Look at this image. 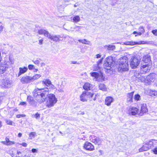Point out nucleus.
Returning <instances> with one entry per match:
<instances>
[{
  "instance_id": "f257e3e1",
  "label": "nucleus",
  "mask_w": 157,
  "mask_h": 157,
  "mask_svg": "<svg viewBox=\"0 0 157 157\" xmlns=\"http://www.w3.org/2000/svg\"><path fill=\"white\" fill-rule=\"evenodd\" d=\"M48 88L36 89L33 91V96L38 102L41 103L44 102L48 94Z\"/></svg>"
},
{
  "instance_id": "f03ea898",
  "label": "nucleus",
  "mask_w": 157,
  "mask_h": 157,
  "mask_svg": "<svg viewBox=\"0 0 157 157\" xmlns=\"http://www.w3.org/2000/svg\"><path fill=\"white\" fill-rule=\"evenodd\" d=\"M128 61L126 57L120 58L118 67V71L122 72L128 70Z\"/></svg>"
},
{
  "instance_id": "7ed1b4c3",
  "label": "nucleus",
  "mask_w": 157,
  "mask_h": 157,
  "mask_svg": "<svg viewBox=\"0 0 157 157\" xmlns=\"http://www.w3.org/2000/svg\"><path fill=\"white\" fill-rule=\"evenodd\" d=\"M94 96V94L88 91H84L80 96V100L83 102L86 101L89 98L90 101L92 100V98Z\"/></svg>"
},
{
  "instance_id": "20e7f679",
  "label": "nucleus",
  "mask_w": 157,
  "mask_h": 157,
  "mask_svg": "<svg viewBox=\"0 0 157 157\" xmlns=\"http://www.w3.org/2000/svg\"><path fill=\"white\" fill-rule=\"evenodd\" d=\"M48 99L46 102V106L48 108H51L54 106L57 101V99L55 95L50 94L48 96Z\"/></svg>"
},
{
  "instance_id": "39448f33",
  "label": "nucleus",
  "mask_w": 157,
  "mask_h": 157,
  "mask_svg": "<svg viewBox=\"0 0 157 157\" xmlns=\"http://www.w3.org/2000/svg\"><path fill=\"white\" fill-rule=\"evenodd\" d=\"M152 140H154L157 143V140H151L149 141L146 142L145 144L143 145V147L139 149L140 152L145 151L148 150L151 148V147L153 146V142Z\"/></svg>"
},
{
  "instance_id": "423d86ee",
  "label": "nucleus",
  "mask_w": 157,
  "mask_h": 157,
  "mask_svg": "<svg viewBox=\"0 0 157 157\" xmlns=\"http://www.w3.org/2000/svg\"><path fill=\"white\" fill-rule=\"evenodd\" d=\"M114 63L112 58L111 57H108L106 58L103 66L104 68L107 70H110L112 66Z\"/></svg>"
},
{
  "instance_id": "0eeeda50",
  "label": "nucleus",
  "mask_w": 157,
  "mask_h": 157,
  "mask_svg": "<svg viewBox=\"0 0 157 157\" xmlns=\"http://www.w3.org/2000/svg\"><path fill=\"white\" fill-rule=\"evenodd\" d=\"M140 60L137 57L133 56L131 59L130 66L132 68H135L139 65Z\"/></svg>"
},
{
  "instance_id": "6e6552de",
  "label": "nucleus",
  "mask_w": 157,
  "mask_h": 157,
  "mask_svg": "<svg viewBox=\"0 0 157 157\" xmlns=\"http://www.w3.org/2000/svg\"><path fill=\"white\" fill-rule=\"evenodd\" d=\"M139 110L137 108L134 107H130L128 111V114L131 115H138L139 116Z\"/></svg>"
},
{
  "instance_id": "1a4fd4ad",
  "label": "nucleus",
  "mask_w": 157,
  "mask_h": 157,
  "mask_svg": "<svg viewBox=\"0 0 157 157\" xmlns=\"http://www.w3.org/2000/svg\"><path fill=\"white\" fill-rule=\"evenodd\" d=\"M151 67V64L149 63L144 64L141 67V72L143 73H146L149 71Z\"/></svg>"
},
{
  "instance_id": "9d476101",
  "label": "nucleus",
  "mask_w": 157,
  "mask_h": 157,
  "mask_svg": "<svg viewBox=\"0 0 157 157\" xmlns=\"http://www.w3.org/2000/svg\"><path fill=\"white\" fill-rule=\"evenodd\" d=\"M42 82L47 86V87H46V88H48V90L51 88H52L53 89L56 88L55 86L54 85L52 84L51 81L48 79H44L43 81Z\"/></svg>"
},
{
  "instance_id": "9b49d317",
  "label": "nucleus",
  "mask_w": 157,
  "mask_h": 157,
  "mask_svg": "<svg viewBox=\"0 0 157 157\" xmlns=\"http://www.w3.org/2000/svg\"><path fill=\"white\" fill-rule=\"evenodd\" d=\"M83 147L84 149L88 151H92L94 149V145L88 142H86L84 143Z\"/></svg>"
},
{
  "instance_id": "f8f14e48",
  "label": "nucleus",
  "mask_w": 157,
  "mask_h": 157,
  "mask_svg": "<svg viewBox=\"0 0 157 157\" xmlns=\"http://www.w3.org/2000/svg\"><path fill=\"white\" fill-rule=\"evenodd\" d=\"M148 111L147 109V106L146 104L144 103L141 105V109L140 113L139 114V116H142L144 113H146Z\"/></svg>"
},
{
  "instance_id": "ddd939ff",
  "label": "nucleus",
  "mask_w": 157,
  "mask_h": 157,
  "mask_svg": "<svg viewBox=\"0 0 157 157\" xmlns=\"http://www.w3.org/2000/svg\"><path fill=\"white\" fill-rule=\"evenodd\" d=\"M20 82L23 84H27L31 82V76H25L22 77L20 79Z\"/></svg>"
},
{
  "instance_id": "4468645a",
  "label": "nucleus",
  "mask_w": 157,
  "mask_h": 157,
  "mask_svg": "<svg viewBox=\"0 0 157 157\" xmlns=\"http://www.w3.org/2000/svg\"><path fill=\"white\" fill-rule=\"evenodd\" d=\"M155 74L154 73H151L146 77V82L149 83L153 82L155 78Z\"/></svg>"
},
{
  "instance_id": "2eb2a0df",
  "label": "nucleus",
  "mask_w": 157,
  "mask_h": 157,
  "mask_svg": "<svg viewBox=\"0 0 157 157\" xmlns=\"http://www.w3.org/2000/svg\"><path fill=\"white\" fill-rule=\"evenodd\" d=\"M12 82L8 79H3L2 82V86L5 88H8L10 86Z\"/></svg>"
},
{
  "instance_id": "dca6fc26",
  "label": "nucleus",
  "mask_w": 157,
  "mask_h": 157,
  "mask_svg": "<svg viewBox=\"0 0 157 157\" xmlns=\"http://www.w3.org/2000/svg\"><path fill=\"white\" fill-rule=\"evenodd\" d=\"M27 101L30 105L32 106H36V102L34 100L33 98L30 95L28 96Z\"/></svg>"
},
{
  "instance_id": "f3484780",
  "label": "nucleus",
  "mask_w": 157,
  "mask_h": 157,
  "mask_svg": "<svg viewBox=\"0 0 157 157\" xmlns=\"http://www.w3.org/2000/svg\"><path fill=\"white\" fill-rule=\"evenodd\" d=\"M47 37L51 40L56 42L59 41V35H52L49 33Z\"/></svg>"
},
{
  "instance_id": "a211bd4d",
  "label": "nucleus",
  "mask_w": 157,
  "mask_h": 157,
  "mask_svg": "<svg viewBox=\"0 0 157 157\" xmlns=\"http://www.w3.org/2000/svg\"><path fill=\"white\" fill-rule=\"evenodd\" d=\"M91 141L93 143H94L95 144L98 145H101L102 142L101 140V139L97 137H95V136H94V137L92 138Z\"/></svg>"
},
{
  "instance_id": "6ab92c4d",
  "label": "nucleus",
  "mask_w": 157,
  "mask_h": 157,
  "mask_svg": "<svg viewBox=\"0 0 157 157\" xmlns=\"http://www.w3.org/2000/svg\"><path fill=\"white\" fill-rule=\"evenodd\" d=\"M134 92H132L128 93L127 94V102L131 103L133 102V97Z\"/></svg>"
},
{
  "instance_id": "aec40b11",
  "label": "nucleus",
  "mask_w": 157,
  "mask_h": 157,
  "mask_svg": "<svg viewBox=\"0 0 157 157\" xmlns=\"http://www.w3.org/2000/svg\"><path fill=\"white\" fill-rule=\"evenodd\" d=\"M113 101V98L111 97H107L105 99V104L107 106L110 105Z\"/></svg>"
},
{
  "instance_id": "412c9836",
  "label": "nucleus",
  "mask_w": 157,
  "mask_h": 157,
  "mask_svg": "<svg viewBox=\"0 0 157 157\" xmlns=\"http://www.w3.org/2000/svg\"><path fill=\"white\" fill-rule=\"evenodd\" d=\"M143 61L145 64L149 63V64H151L150 63L151 58L148 55L144 56L143 58Z\"/></svg>"
},
{
  "instance_id": "4be33fe9",
  "label": "nucleus",
  "mask_w": 157,
  "mask_h": 157,
  "mask_svg": "<svg viewBox=\"0 0 157 157\" xmlns=\"http://www.w3.org/2000/svg\"><path fill=\"white\" fill-rule=\"evenodd\" d=\"M19 69V71L18 74V77H19L21 75L25 73L27 71L28 69L27 67H24L23 68L20 67Z\"/></svg>"
},
{
  "instance_id": "5701e85b",
  "label": "nucleus",
  "mask_w": 157,
  "mask_h": 157,
  "mask_svg": "<svg viewBox=\"0 0 157 157\" xmlns=\"http://www.w3.org/2000/svg\"><path fill=\"white\" fill-rule=\"evenodd\" d=\"M38 33L40 35L44 34L45 36L47 37H48L49 34V33L48 31L43 29L39 30L38 31Z\"/></svg>"
},
{
  "instance_id": "b1692460",
  "label": "nucleus",
  "mask_w": 157,
  "mask_h": 157,
  "mask_svg": "<svg viewBox=\"0 0 157 157\" xmlns=\"http://www.w3.org/2000/svg\"><path fill=\"white\" fill-rule=\"evenodd\" d=\"M38 33L40 35L44 34L45 36L47 37H48L49 34V33L48 31L43 29L39 30L38 31Z\"/></svg>"
},
{
  "instance_id": "393cba45",
  "label": "nucleus",
  "mask_w": 157,
  "mask_h": 157,
  "mask_svg": "<svg viewBox=\"0 0 157 157\" xmlns=\"http://www.w3.org/2000/svg\"><path fill=\"white\" fill-rule=\"evenodd\" d=\"M91 76L94 77L96 79V81H99L98 78H99L100 74L97 72H94L90 73Z\"/></svg>"
},
{
  "instance_id": "a878e982",
  "label": "nucleus",
  "mask_w": 157,
  "mask_h": 157,
  "mask_svg": "<svg viewBox=\"0 0 157 157\" xmlns=\"http://www.w3.org/2000/svg\"><path fill=\"white\" fill-rule=\"evenodd\" d=\"M92 85L89 82H86L84 84L83 88L86 90H90L92 88Z\"/></svg>"
},
{
  "instance_id": "bb28decb",
  "label": "nucleus",
  "mask_w": 157,
  "mask_h": 157,
  "mask_svg": "<svg viewBox=\"0 0 157 157\" xmlns=\"http://www.w3.org/2000/svg\"><path fill=\"white\" fill-rule=\"evenodd\" d=\"M71 20L73 21V22L76 23L80 21V18L79 16L76 15L73 17H71Z\"/></svg>"
},
{
  "instance_id": "cd10ccee",
  "label": "nucleus",
  "mask_w": 157,
  "mask_h": 157,
  "mask_svg": "<svg viewBox=\"0 0 157 157\" xmlns=\"http://www.w3.org/2000/svg\"><path fill=\"white\" fill-rule=\"evenodd\" d=\"M41 76L40 74H36L32 77H31V82H33L35 80L37 79Z\"/></svg>"
},
{
  "instance_id": "c85d7f7f",
  "label": "nucleus",
  "mask_w": 157,
  "mask_h": 157,
  "mask_svg": "<svg viewBox=\"0 0 157 157\" xmlns=\"http://www.w3.org/2000/svg\"><path fill=\"white\" fill-rule=\"evenodd\" d=\"M99 88L100 90L103 91H106L107 90L106 86L104 84H99Z\"/></svg>"
},
{
  "instance_id": "c756f323",
  "label": "nucleus",
  "mask_w": 157,
  "mask_h": 157,
  "mask_svg": "<svg viewBox=\"0 0 157 157\" xmlns=\"http://www.w3.org/2000/svg\"><path fill=\"white\" fill-rule=\"evenodd\" d=\"M6 68V65L0 66V75L3 74L5 72Z\"/></svg>"
},
{
  "instance_id": "7c9ffc66",
  "label": "nucleus",
  "mask_w": 157,
  "mask_h": 157,
  "mask_svg": "<svg viewBox=\"0 0 157 157\" xmlns=\"http://www.w3.org/2000/svg\"><path fill=\"white\" fill-rule=\"evenodd\" d=\"M5 121L6 123L8 125H14V123L12 121H11L10 119H5Z\"/></svg>"
},
{
  "instance_id": "2f4dec72",
  "label": "nucleus",
  "mask_w": 157,
  "mask_h": 157,
  "mask_svg": "<svg viewBox=\"0 0 157 157\" xmlns=\"http://www.w3.org/2000/svg\"><path fill=\"white\" fill-rule=\"evenodd\" d=\"M140 81H141L142 82H144L145 83L146 82V77L144 76L140 75L139 77H138V78Z\"/></svg>"
},
{
  "instance_id": "473e14b6",
  "label": "nucleus",
  "mask_w": 157,
  "mask_h": 157,
  "mask_svg": "<svg viewBox=\"0 0 157 157\" xmlns=\"http://www.w3.org/2000/svg\"><path fill=\"white\" fill-rule=\"evenodd\" d=\"M98 80H99L98 81V82H102L105 80V77L101 73L100 74L99 78H98Z\"/></svg>"
},
{
  "instance_id": "72a5a7b5",
  "label": "nucleus",
  "mask_w": 157,
  "mask_h": 157,
  "mask_svg": "<svg viewBox=\"0 0 157 157\" xmlns=\"http://www.w3.org/2000/svg\"><path fill=\"white\" fill-rule=\"evenodd\" d=\"M6 140H7V145H11L15 144L14 142L10 141L8 138H6Z\"/></svg>"
},
{
  "instance_id": "f704fd0d",
  "label": "nucleus",
  "mask_w": 157,
  "mask_h": 157,
  "mask_svg": "<svg viewBox=\"0 0 157 157\" xmlns=\"http://www.w3.org/2000/svg\"><path fill=\"white\" fill-rule=\"evenodd\" d=\"M36 133L35 132H33L30 133L29 134V137L30 139H32L36 136Z\"/></svg>"
},
{
  "instance_id": "c9c22d12",
  "label": "nucleus",
  "mask_w": 157,
  "mask_h": 157,
  "mask_svg": "<svg viewBox=\"0 0 157 157\" xmlns=\"http://www.w3.org/2000/svg\"><path fill=\"white\" fill-rule=\"evenodd\" d=\"M41 60L39 58H37L36 60H34L33 61L34 63L37 65H38L39 63L41 62Z\"/></svg>"
},
{
  "instance_id": "e433bc0d",
  "label": "nucleus",
  "mask_w": 157,
  "mask_h": 157,
  "mask_svg": "<svg viewBox=\"0 0 157 157\" xmlns=\"http://www.w3.org/2000/svg\"><path fill=\"white\" fill-rule=\"evenodd\" d=\"M134 99L136 101H139L140 99V95L138 94H135L134 97Z\"/></svg>"
},
{
  "instance_id": "4c0bfd02",
  "label": "nucleus",
  "mask_w": 157,
  "mask_h": 157,
  "mask_svg": "<svg viewBox=\"0 0 157 157\" xmlns=\"http://www.w3.org/2000/svg\"><path fill=\"white\" fill-rule=\"evenodd\" d=\"M115 48V47L114 45H109L107 47V49L109 50H113Z\"/></svg>"
},
{
  "instance_id": "58836bf2",
  "label": "nucleus",
  "mask_w": 157,
  "mask_h": 157,
  "mask_svg": "<svg viewBox=\"0 0 157 157\" xmlns=\"http://www.w3.org/2000/svg\"><path fill=\"white\" fill-rule=\"evenodd\" d=\"M32 117H35L36 119H37L40 118V115L38 113H36L35 114L32 115Z\"/></svg>"
},
{
  "instance_id": "ea45409f",
  "label": "nucleus",
  "mask_w": 157,
  "mask_h": 157,
  "mask_svg": "<svg viewBox=\"0 0 157 157\" xmlns=\"http://www.w3.org/2000/svg\"><path fill=\"white\" fill-rule=\"evenodd\" d=\"M78 41L80 42H81L82 43H83V44H88L86 42H87V41L86 39H82V40L80 39V40H78Z\"/></svg>"
},
{
  "instance_id": "a19ab883",
  "label": "nucleus",
  "mask_w": 157,
  "mask_h": 157,
  "mask_svg": "<svg viewBox=\"0 0 157 157\" xmlns=\"http://www.w3.org/2000/svg\"><path fill=\"white\" fill-rule=\"evenodd\" d=\"M151 151L155 155L157 154V147H156L154 148L151 150Z\"/></svg>"
},
{
  "instance_id": "79ce46f5",
  "label": "nucleus",
  "mask_w": 157,
  "mask_h": 157,
  "mask_svg": "<svg viewBox=\"0 0 157 157\" xmlns=\"http://www.w3.org/2000/svg\"><path fill=\"white\" fill-rule=\"evenodd\" d=\"M99 66H98L97 64L95 66H94L93 67V68L94 71H97L99 70Z\"/></svg>"
},
{
  "instance_id": "37998d69",
  "label": "nucleus",
  "mask_w": 157,
  "mask_h": 157,
  "mask_svg": "<svg viewBox=\"0 0 157 157\" xmlns=\"http://www.w3.org/2000/svg\"><path fill=\"white\" fill-rule=\"evenodd\" d=\"M103 58H101L99 60H98L97 62V65L98 66H99L100 64H101L102 62V61L103 60Z\"/></svg>"
},
{
  "instance_id": "c03bdc74",
  "label": "nucleus",
  "mask_w": 157,
  "mask_h": 157,
  "mask_svg": "<svg viewBox=\"0 0 157 157\" xmlns=\"http://www.w3.org/2000/svg\"><path fill=\"white\" fill-rule=\"evenodd\" d=\"M139 30L142 33H144L145 30L144 28L142 26H140L139 28Z\"/></svg>"
},
{
  "instance_id": "a18cd8bd",
  "label": "nucleus",
  "mask_w": 157,
  "mask_h": 157,
  "mask_svg": "<svg viewBox=\"0 0 157 157\" xmlns=\"http://www.w3.org/2000/svg\"><path fill=\"white\" fill-rule=\"evenodd\" d=\"M34 68V66L33 65H29L28 66V68L30 70H33Z\"/></svg>"
},
{
  "instance_id": "49530a36",
  "label": "nucleus",
  "mask_w": 157,
  "mask_h": 157,
  "mask_svg": "<svg viewBox=\"0 0 157 157\" xmlns=\"http://www.w3.org/2000/svg\"><path fill=\"white\" fill-rule=\"evenodd\" d=\"M151 95L155 96L157 95V91H151Z\"/></svg>"
},
{
  "instance_id": "de8ad7c7",
  "label": "nucleus",
  "mask_w": 157,
  "mask_h": 157,
  "mask_svg": "<svg viewBox=\"0 0 157 157\" xmlns=\"http://www.w3.org/2000/svg\"><path fill=\"white\" fill-rule=\"evenodd\" d=\"M11 155L12 157H21V156L17 155L16 153L15 154L14 153H11Z\"/></svg>"
},
{
  "instance_id": "09e8293b",
  "label": "nucleus",
  "mask_w": 157,
  "mask_h": 157,
  "mask_svg": "<svg viewBox=\"0 0 157 157\" xmlns=\"http://www.w3.org/2000/svg\"><path fill=\"white\" fill-rule=\"evenodd\" d=\"M25 116V115L24 114H17L16 116V117L17 118H20L21 117H24Z\"/></svg>"
},
{
  "instance_id": "8fccbe9b",
  "label": "nucleus",
  "mask_w": 157,
  "mask_h": 157,
  "mask_svg": "<svg viewBox=\"0 0 157 157\" xmlns=\"http://www.w3.org/2000/svg\"><path fill=\"white\" fill-rule=\"evenodd\" d=\"M152 33L155 35L157 36V29L153 30Z\"/></svg>"
},
{
  "instance_id": "3c124183",
  "label": "nucleus",
  "mask_w": 157,
  "mask_h": 157,
  "mask_svg": "<svg viewBox=\"0 0 157 157\" xmlns=\"http://www.w3.org/2000/svg\"><path fill=\"white\" fill-rule=\"evenodd\" d=\"M31 151H32V153H37L38 152L37 150V149H35V148L32 149Z\"/></svg>"
},
{
  "instance_id": "603ef678",
  "label": "nucleus",
  "mask_w": 157,
  "mask_h": 157,
  "mask_svg": "<svg viewBox=\"0 0 157 157\" xmlns=\"http://www.w3.org/2000/svg\"><path fill=\"white\" fill-rule=\"evenodd\" d=\"M4 27L2 26L1 22H0V33L3 30Z\"/></svg>"
},
{
  "instance_id": "864d4df0",
  "label": "nucleus",
  "mask_w": 157,
  "mask_h": 157,
  "mask_svg": "<svg viewBox=\"0 0 157 157\" xmlns=\"http://www.w3.org/2000/svg\"><path fill=\"white\" fill-rule=\"evenodd\" d=\"M151 115L153 116H157V112L156 113L155 112H152L151 113Z\"/></svg>"
},
{
  "instance_id": "5fc2aeb1",
  "label": "nucleus",
  "mask_w": 157,
  "mask_h": 157,
  "mask_svg": "<svg viewBox=\"0 0 157 157\" xmlns=\"http://www.w3.org/2000/svg\"><path fill=\"white\" fill-rule=\"evenodd\" d=\"M21 145H22L24 147H26L27 146V144L25 143H23L22 144H20Z\"/></svg>"
},
{
  "instance_id": "6e6d98bb",
  "label": "nucleus",
  "mask_w": 157,
  "mask_h": 157,
  "mask_svg": "<svg viewBox=\"0 0 157 157\" xmlns=\"http://www.w3.org/2000/svg\"><path fill=\"white\" fill-rule=\"evenodd\" d=\"M137 78H138V77L140 75L138 73L136 72L134 75Z\"/></svg>"
},
{
  "instance_id": "4d7b16f0",
  "label": "nucleus",
  "mask_w": 157,
  "mask_h": 157,
  "mask_svg": "<svg viewBox=\"0 0 157 157\" xmlns=\"http://www.w3.org/2000/svg\"><path fill=\"white\" fill-rule=\"evenodd\" d=\"M1 143L3 144L7 145V140H6V141H2L1 142Z\"/></svg>"
},
{
  "instance_id": "13d9d810",
  "label": "nucleus",
  "mask_w": 157,
  "mask_h": 157,
  "mask_svg": "<svg viewBox=\"0 0 157 157\" xmlns=\"http://www.w3.org/2000/svg\"><path fill=\"white\" fill-rule=\"evenodd\" d=\"M124 44L126 45H133V44H132V43L130 42H125Z\"/></svg>"
},
{
  "instance_id": "bf43d9fd",
  "label": "nucleus",
  "mask_w": 157,
  "mask_h": 157,
  "mask_svg": "<svg viewBox=\"0 0 157 157\" xmlns=\"http://www.w3.org/2000/svg\"><path fill=\"white\" fill-rule=\"evenodd\" d=\"M96 95H94V96L92 98V100L93 99L94 101H95L96 99Z\"/></svg>"
},
{
  "instance_id": "052dcab7",
  "label": "nucleus",
  "mask_w": 157,
  "mask_h": 157,
  "mask_svg": "<svg viewBox=\"0 0 157 157\" xmlns=\"http://www.w3.org/2000/svg\"><path fill=\"white\" fill-rule=\"evenodd\" d=\"M26 102H21L20 103V105H26Z\"/></svg>"
},
{
  "instance_id": "680f3d73",
  "label": "nucleus",
  "mask_w": 157,
  "mask_h": 157,
  "mask_svg": "<svg viewBox=\"0 0 157 157\" xmlns=\"http://www.w3.org/2000/svg\"><path fill=\"white\" fill-rule=\"evenodd\" d=\"M43 40L42 39L40 40H39V44L40 45H41L42 44V43Z\"/></svg>"
},
{
  "instance_id": "e2e57ef3",
  "label": "nucleus",
  "mask_w": 157,
  "mask_h": 157,
  "mask_svg": "<svg viewBox=\"0 0 157 157\" xmlns=\"http://www.w3.org/2000/svg\"><path fill=\"white\" fill-rule=\"evenodd\" d=\"M81 26H76L75 28V29H76L77 30V29H78V30L79 29H80L81 28Z\"/></svg>"
},
{
  "instance_id": "0e129e2a",
  "label": "nucleus",
  "mask_w": 157,
  "mask_h": 157,
  "mask_svg": "<svg viewBox=\"0 0 157 157\" xmlns=\"http://www.w3.org/2000/svg\"><path fill=\"white\" fill-rule=\"evenodd\" d=\"M96 58H100L101 56V55L100 54H98L96 55Z\"/></svg>"
},
{
  "instance_id": "69168bd1",
  "label": "nucleus",
  "mask_w": 157,
  "mask_h": 157,
  "mask_svg": "<svg viewBox=\"0 0 157 157\" xmlns=\"http://www.w3.org/2000/svg\"><path fill=\"white\" fill-rule=\"evenodd\" d=\"M58 91H59V92H63V90L62 89V88H59V89L58 90Z\"/></svg>"
},
{
  "instance_id": "338daca9",
  "label": "nucleus",
  "mask_w": 157,
  "mask_h": 157,
  "mask_svg": "<svg viewBox=\"0 0 157 157\" xmlns=\"http://www.w3.org/2000/svg\"><path fill=\"white\" fill-rule=\"evenodd\" d=\"M21 136H22L21 133L20 132L18 134V136L19 137H21Z\"/></svg>"
},
{
  "instance_id": "774afa93",
  "label": "nucleus",
  "mask_w": 157,
  "mask_h": 157,
  "mask_svg": "<svg viewBox=\"0 0 157 157\" xmlns=\"http://www.w3.org/2000/svg\"><path fill=\"white\" fill-rule=\"evenodd\" d=\"M33 70V71L34 72H36L38 71V69H37L35 68H34V69Z\"/></svg>"
}]
</instances>
